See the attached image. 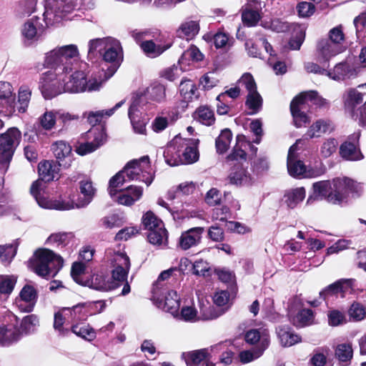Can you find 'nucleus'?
<instances>
[{
    "mask_svg": "<svg viewBox=\"0 0 366 366\" xmlns=\"http://www.w3.org/2000/svg\"><path fill=\"white\" fill-rule=\"evenodd\" d=\"M79 56L77 45L73 44L56 46L45 54L44 64L50 68L40 79V89L45 99L63 92H85L86 72L75 67Z\"/></svg>",
    "mask_w": 366,
    "mask_h": 366,
    "instance_id": "nucleus-1",
    "label": "nucleus"
},
{
    "mask_svg": "<svg viewBox=\"0 0 366 366\" xmlns=\"http://www.w3.org/2000/svg\"><path fill=\"white\" fill-rule=\"evenodd\" d=\"M75 7L71 0H46L44 19L33 16L24 24L21 34L27 41H36L43 35L46 27L61 22Z\"/></svg>",
    "mask_w": 366,
    "mask_h": 366,
    "instance_id": "nucleus-2",
    "label": "nucleus"
},
{
    "mask_svg": "<svg viewBox=\"0 0 366 366\" xmlns=\"http://www.w3.org/2000/svg\"><path fill=\"white\" fill-rule=\"evenodd\" d=\"M60 166H61V163L49 160H44L39 163V179L32 184L30 191L31 195L41 208L56 210L74 209V203L71 201L62 199L51 200L46 195L45 184L46 182L59 179Z\"/></svg>",
    "mask_w": 366,
    "mask_h": 366,
    "instance_id": "nucleus-3",
    "label": "nucleus"
},
{
    "mask_svg": "<svg viewBox=\"0 0 366 366\" xmlns=\"http://www.w3.org/2000/svg\"><path fill=\"white\" fill-rule=\"evenodd\" d=\"M312 188L313 194L308 197L307 204L319 198H325L330 203L340 204L349 195L359 197L362 192L360 183L347 177H337L332 181L315 182Z\"/></svg>",
    "mask_w": 366,
    "mask_h": 366,
    "instance_id": "nucleus-4",
    "label": "nucleus"
},
{
    "mask_svg": "<svg viewBox=\"0 0 366 366\" xmlns=\"http://www.w3.org/2000/svg\"><path fill=\"white\" fill-rule=\"evenodd\" d=\"M63 266V259L48 249L37 250L30 260L31 269L39 276L54 277Z\"/></svg>",
    "mask_w": 366,
    "mask_h": 366,
    "instance_id": "nucleus-5",
    "label": "nucleus"
},
{
    "mask_svg": "<svg viewBox=\"0 0 366 366\" xmlns=\"http://www.w3.org/2000/svg\"><path fill=\"white\" fill-rule=\"evenodd\" d=\"M21 138V132L16 127L9 129L0 135V172L5 173L9 167L14 152Z\"/></svg>",
    "mask_w": 366,
    "mask_h": 366,
    "instance_id": "nucleus-6",
    "label": "nucleus"
},
{
    "mask_svg": "<svg viewBox=\"0 0 366 366\" xmlns=\"http://www.w3.org/2000/svg\"><path fill=\"white\" fill-rule=\"evenodd\" d=\"M123 169L127 179L130 181L142 182L147 186H149L154 180V173L148 156L130 161Z\"/></svg>",
    "mask_w": 366,
    "mask_h": 366,
    "instance_id": "nucleus-7",
    "label": "nucleus"
},
{
    "mask_svg": "<svg viewBox=\"0 0 366 366\" xmlns=\"http://www.w3.org/2000/svg\"><path fill=\"white\" fill-rule=\"evenodd\" d=\"M297 140L295 144L290 147L287 155V169L289 174L294 177L313 178L320 175V172L314 169H307L304 163L297 159Z\"/></svg>",
    "mask_w": 366,
    "mask_h": 366,
    "instance_id": "nucleus-8",
    "label": "nucleus"
},
{
    "mask_svg": "<svg viewBox=\"0 0 366 366\" xmlns=\"http://www.w3.org/2000/svg\"><path fill=\"white\" fill-rule=\"evenodd\" d=\"M102 56L103 64H111L106 70L110 72V75H114L123 60L122 48L119 41L112 38Z\"/></svg>",
    "mask_w": 366,
    "mask_h": 366,
    "instance_id": "nucleus-9",
    "label": "nucleus"
},
{
    "mask_svg": "<svg viewBox=\"0 0 366 366\" xmlns=\"http://www.w3.org/2000/svg\"><path fill=\"white\" fill-rule=\"evenodd\" d=\"M112 264L113 269L112 270L111 282L116 285L115 288L124 283L127 280L128 273L130 269V261L129 257L125 253H117L114 254Z\"/></svg>",
    "mask_w": 366,
    "mask_h": 366,
    "instance_id": "nucleus-10",
    "label": "nucleus"
},
{
    "mask_svg": "<svg viewBox=\"0 0 366 366\" xmlns=\"http://www.w3.org/2000/svg\"><path fill=\"white\" fill-rule=\"evenodd\" d=\"M211 307L208 303L205 305L204 302H199V316H198V312L192 303L191 305H184L180 312L178 310V315H174V317L178 320L191 322L199 320H211L215 318L216 316L208 310Z\"/></svg>",
    "mask_w": 366,
    "mask_h": 366,
    "instance_id": "nucleus-11",
    "label": "nucleus"
},
{
    "mask_svg": "<svg viewBox=\"0 0 366 366\" xmlns=\"http://www.w3.org/2000/svg\"><path fill=\"white\" fill-rule=\"evenodd\" d=\"M6 323L0 325V345H9L17 341L21 336L20 330L18 328L19 319L13 314L6 317Z\"/></svg>",
    "mask_w": 366,
    "mask_h": 366,
    "instance_id": "nucleus-12",
    "label": "nucleus"
},
{
    "mask_svg": "<svg viewBox=\"0 0 366 366\" xmlns=\"http://www.w3.org/2000/svg\"><path fill=\"white\" fill-rule=\"evenodd\" d=\"M36 290L30 285H24L19 296L16 297L14 305L21 312H29L33 310L37 302Z\"/></svg>",
    "mask_w": 366,
    "mask_h": 366,
    "instance_id": "nucleus-13",
    "label": "nucleus"
},
{
    "mask_svg": "<svg viewBox=\"0 0 366 366\" xmlns=\"http://www.w3.org/2000/svg\"><path fill=\"white\" fill-rule=\"evenodd\" d=\"M360 137V132H355L340 146V154L343 159L349 161H358L363 159L359 148Z\"/></svg>",
    "mask_w": 366,
    "mask_h": 366,
    "instance_id": "nucleus-14",
    "label": "nucleus"
},
{
    "mask_svg": "<svg viewBox=\"0 0 366 366\" xmlns=\"http://www.w3.org/2000/svg\"><path fill=\"white\" fill-rule=\"evenodd\" d=\"M345 50L328 39H321L317 45V57L320 64L328 66L332 57L343 52Z\"/></svg>",
    "mask_w": 366,
    "mask_h": 366,
    "instance_id": "nucleus-15",
    "label": "nucleus"
},
{
    "mask_svg": "<svg viewBox=\"0 0 366 366\" xmlns=\"http://www.w3.org/2000/svg\"><path fill=\"white\" fill-rule=\"evenodd\" d=\"M99 305L102 307L103 303L101 301L93 303H83L76 305L72 307H64V312H66L69 317L73 322L85 321L89 315L95 313L93 307Z\"/></svg>",
    "mask_w": 366,
    "mask_h": 366,
    "instance_id": "nucleus-16",
    "label": "nucleus"
},
{
    "mask_svg": "<svg viewBox=\"0 0 366 366\" xmlns=\"http://www.w3.org/2000/svg\"><path fill=\"white\" fill-rule=\"evenodd\" d=\"M187 142L181 137L176 136L167 145L164 152V157L166 163L171 166H178L182 164L181 144Z\"/></svg>",
    "mask_w": 366,
    "mask_h": 366,
    "instance_id": "nucleus-17",
    "label": "nucleus"
},
{
    "mask_svg": "<svg viewBox=\"0 0 366 366\" xmlns=\"http://www.w3.org/2000/svg\"><path fill=\"white\" fill-rule=\"evenodd\" d=\"M87 136L89 138L93 137L92 142L80 144L76 147V152L80 155H86L98 149L106 141V134L103 130L98 129H93L88 132Z\"/></svg>",
    "mask_w": 366,
    "mask_h": 366,
    "instance_id": "nucleus-18",
    "label": "nucleus"
},
{
    "mask_svg": "<svg viewBox=\"0 0 366 366\" xmlns=\"http://www.w3.org/2000/svg\"><path fill=\"white\" fill-rule=\"evenodd\" d=\"M83 285L101 292L114 290L116 286L111 282L109 275L104 272H98L90 277H87Z\"/></svg>",
    "mask_w": 366,
    "mask_h": 366,
    "instance_id": "nucleus-19",
    "label": "nucleus"
},
{
    "mask_svg": "<svg viewBox=\"0 0 366 366\" xmlns=\"http://www.w3.org/2000/svg\"><path fill=\"white\" fill-rule=\"evenodd\" d=\"M204 232V227H196L182 232L179 239V247L183 250H187L197 246L201 242Z\"/></svg>",
    "mask_w": 366,
    "mask_h": 366,
    "instance_id": "nucleus-20",
    "label": "nucleus"
},
{
    "mask_svg": "<svg viewBox=\"0 0 366 366\" xmlns=\"http://www.w3.org/2000/svg\"><path fill=\"white\" fill-rule=\"evenodd\" d=\"M358 71L357 66L348 61H344L337 64L332 70L327 72V76L332 79L341 81L355 77Z\"/></svg>",
    "mask_w": 366,
    "mask_h": 366,
    "instance_id": "nucleus-21",
    "label": "nucleus"
},
{
    "mask_svg": "<svg viewBox=\"0 0 366 366\" xmlns=\"http://www.w3.org/2000/svg\"><path fill=\"white\" fill-rule=\"evenodd\" d=\"M86 76V74L85 92H94L99 91L104 83L113 75H110V72L107 71L102 64L101 69L93 71L89 79Z\"/></svg>",
    "mask_w": 366,
    "mask_h": 366,
    "instance_id": "nucleus-22",
    "label": "nucleus"
},
{
    "mask_svg": "<svg viewBox=\"0 0 366 366\" xmlns=\"http://www.w3.org/2000/svg\"><path fill=\"white\" fill-rule=\"evenodd\" d=\"M143 194V189L140 187L129 186L124 189L119 190V193L113 197V199L119 204L131 206L138 201Z\"/></svg>",
    "mask_w": 366,
    "mask_h": 366,
    "instance_id": "nucleus-23",
    "label": "nucleus"
},
{
    "mask_svg": "<svg viewBox=\"0 0 366 366\" xmlns=\"http://www.w3.org/2000/svg\"><path fill=\"white\" fill-rule=\"evenodd\" d=\"M245 340L251 345H256V349L264 351L269 345V335L266 329H253L247 332Z\"/></svg>",
    "mask_w": 366,
    "mask_h": 366,
    "instance_id": "nucleus-24",
    "label": "nucleus"
},
{
    "mask_svg": "<svg viewBox=\"0 0 366 366\" xmlns=\"http://www.w3.org/2000/svg\"><path fill=\"white\" fill-rule=\"evenodd\" d=\"M211 355L219 354V361L227 366L232 364L234 357V345L231 340H225L210 347Z\"/></svg>",
    "mask_w": 366,
    "mask_h": 366,
    "instance_id": "nucleus-25",
    "label": "nucleus"
},
{
    "mask_svg": "<svg viewBox=\"0 0 366 366\" xmlns=\"http://www.w3.org/2000/svg\"><path fill=\"white\" fill-rule=\"evenodd\" d=\"M139 103V99H135L133 101L129 107L128 116L134 131L137 134H144L146 132V121L142 118V112L140 111Z\"/></svg>",
    "mask_w": 366,
    "mask_h": 366,
    "instance_id": "nucleus-26",
    "label": "nucleus"
},
{
    "mask_svg": "<svg viewBox=\"0 0 366 366\" xmlns=\"http://www.w3.org/2000/svg\"><path fill=\"white\" fill-rule=\"evenodd\" d=\"M79 191L82 197H79L76 203L69 199L74 203V208H81L87 206L92 201L96 193V189L89 179H84L79 182Z\"/></svg>",
    "mask_w": 366,
    "mask_h": 366,
    "instance_id": "nucleus-27",
    "label": "nucleus"
},
{
    "mask_svg": "<svg viewBox=\"0 0 366 366\" xmlns=\"http://www.w3.org/2000/svg\"><path fill=\"white\" fill-rule=\"evenodd\" d=\"M228 180L229 184L237 187L248 186L252 183V176L242 164H238L232 169Z\"/></svg>",
    "mask_w": 366,
    "mask_h": 366,
    "instance_id": "nucleus-28",
    "label": "nucleus"
},
{
    "mask_svg": "<svg viewBox=\"0 0 366 366\" xmlns=\"http://www.w3.org/2000/svg\"><path fill=\"white\" fill-rule=\"evenodd\" d=\"M172 45V41L167 39L164 42L161 40H157V42L152 40L144 41L141 43L140 46L147 56L155 58L169 49Z\"/></svg>",
    "mask_w": 366,
    "mask_h": 366,
    "instance_id": "nucleus-29",
    "label": "nucleus"
},
{
    "mask_svg": "<svg viewBox=\"0 0 366 366\" xmlns=\"http://www.w3.org/2000/svg\"><path fill=\"white\" fill-rule=\"evenodd\" d=\"M51 149L59 163L68 167L71 162V147L64 141H58L51 146Z\"/></svg>",
    "mask_w": 366,
    "mask_h": 366,
    "instance_id": "nucleus-30",
    "label": "nucleus"
},
{
    "mask_svg": "<svg viewBox=\"0 0 366 366\" xmlns=\"http://www.w3.org/2000/svg\"><path fill=\"white\" fill-rule=\"evenodd\" d=\"M187 144H181L182 164H192L199 159L197 139H183Z\"/></svg>",
    "mask_w": 366,
    "mask_h": 366,
    "instance_id": "nucleus-31",
    "label": "nucleus"
},
{
    "mask_svg": "<svg viewBox=\"0 0 366 366\" xmlns=\"http://www.w3.org/2000/svg\"><path fill=\"white\" fill-rule=\"evenodd\" d=\"M342 102L346 112L353 116L357 106L362 102V94L355 89H348L342 94Z\"/></svg>",
    "mask_w": 366,
    "mask_h": 366,
    "instance_id": "nucleus-32",
    "label": "nucleus"
},
{
    "mask_svg": "<svg viewBox=\"0 0 366 366\" xmlns=\"http://www.w3.org/2000/svg\"><path fill=\"white\" fill-rule=\"evenodd\" d=\"M276 332L282 347H291L302 341L301 337L288 326H279L276 328Z\"/></svg>",
    "mask_w": 366,
    "mask_h": 366,
    "instance_id": "nucleus-33",
    "label": "nucleus"
},
{
    "mask_svg": "<svg viewBox=\"0 0 366 366\" xmlns=\"http://www.w3.org/2000/svg\"><path fill=\"white\" fill-rule=\"evenodd\" d=\"M334 127L331 121L327 119H318L314 122L307 131L305 136L310 139L320 137L326 133L333 131Z\"/></svg>",
    "mask_w": 366,
    "mask_h": 366,
    "instance_id": "nucleus-34",
    "label": "nucleus"
},
{
    "mask_svg": "<svg viewBox=\"0 0 366 366\" xmlns=\"http://www.w3.org/2000/svg\"><path fill=\"white\" fill-rule=\"evenodd\" d=\"M247 147H249V142L245 139L244 136L237 137V143L232 153L227 156V159L229 162L237 161L241 164L242 161H246Z\"/></svg>",
    "mask_w": 366,
    "mask_h": 366,
    "instance_id": "nucleus-35",
    "label": "nucleus"
},
{
    "mask_svg": "<svg viewBox=\"0 0 366 366\" xmlns=\"http://www.w3.org/2000/svg\"><path fill=\"white\" fill-rule=\"evenodd\" d=\"M180 302L179 297L176 291L171 290L167 292L164 297V301L160 300L158 304V307H160L172 315H178L179 310Z\"/></svg>",
    "mask_w": 366,
    "mask_h": 366,
    "instance_id": "nucleus-36",
    "label": "nucleus"
},
{
    "mask_svg": "<svg viewBox=\"0 0 366 366\" xmlns=\"http://www.w3.org/2000/svg\"><path fill=\"white\" fill-rule=\"evenodd\" d=\"M306 109L307 107L305 105L300 106V99L297 97L292 101L290 111L297 127H301L308 122V117L305 113Z\"/></svg>",
    "mask_w": 366,
    "mask_h": 366,
    "instance_id": "nucleus-37",
    "label": "nucleus"
},
{
    "mask_svg": "<svg viewBox=\"0 0 366 366\" xmlns=\"http://www.w3.org/2000/svg\"><path fill=\"white\" fill-rule=\"evenodd\" d=\"M12 92V86L10 83L0 81V104L8 111L15 110L14 97Z\"/></svg>",
    "mask_w": 366,
    "mask_h": 366,
    "instance_id": "nucleus-38",
    "label": "nucleus"
},
{
    "mask_svg": "<svg viewBox=\"0 0 366 366\" xmlns=\"http://www.w3.org/2000/svg\"><path fill=\"white\" fill-rule=\"evenodd\" d=\"M306 191L304 187L288 189L284 194V202L290 208H295L305 198Z\"/></svg>",
    "mask_w": 366,
    "mask_h": 366,
    "instance_id": "nucleus-39",
    "label": "nucleus"
},
{
    "mask_svg": "<svg viewBox=\"0 0 366 366\" xmlns=\"http://www.w3.org/2000/svg\"><path fill=\"white\" fill-rule=\"evenodd\" d=\"M199 31L198 21L187 20L181 24L177 29V36L180 38H185L187 41L192 39Z\"/></svg>",
    "mask_w": 366,
    "mask_h": 366,
    "instance_id": "nucleus-40",
    "label": "nucleus"
},
{
    "mask_svg": "<svg viewBox=\"0 0 366 366\" xmlns=\"http://www.w3.org/2000/svg\"><path fill=\"white\" fill-rule=\"evenodd\" d=\"M300 99V106H307L310 104H312L319 107H327L329 103L327 101L319 96L318 94L315 91H309L301 93L297 96Z\"/></svg>",
    "mask_w": 366,
    "mask_h": 366,
    "instance_id": "nucleus-41",
    "label": "nucleus"
},
{
    "mask_svg": "<svg viewBox=\"0 0 366 366\" xmlns=\"http://www.w3.org/2000/svg\"><path fill=\"white\" fill-rule=\"evenodd\" d=\"M183 356L187 366H197L202 360L211 357L210 347L184 354Z\"/></svg>",
    "mask_w": 366,
    "mask_h": 366,
    "instance_id": "nucleus-42",
    "label": "nucleus"
},
{
    "mask_svg": "<svg viewBox=\"0 0 366 366\" xmlns=\"http://www.w3.org/2000/svg\"><path fill=\"white\" fill-rule=\"evenodd\" d=\"M351 280H344L331 284L320 292V295L325 299L327 295H337L341 293L342 296L351 290Z\"/></svg>",
    "mask_w": 366,
    "mask_h": 366,
    "instance_id": "nucleus-43",
    "label": "nucleus"
},
{
    "mask_svg": "<svg viewBox=\"0 0 366 366\" xmlns=\"http://www.w3.org/2000/svg\"><path fill=\"white\" fill-rule=\"evenodd\" d=\"M31 94V92L28 87L25 86H21L19 90L18 100L17 102L14 100V103L15 105V110L9 111V112L11 114L15 113L16 112L24 113L28 108Z\"/></svg>",
    "mask_w": 366,
    "mask_h": 366,
    "instance_id": "nucleus-44",
    "label": "nucleus"
},
{
    "mask_svg": "<svg viewBox=\"0 0 366 366\" xmlns=\"http://www.w3.org/2000/svg\"><path fill=\"white\" fill-rule=\"evenodd\" d=\"M112 37L93 39L88 42V57H95L98 54L102 56Z\"/></svg>",
    "mask_w": 366,
    "mask_h": 366,
    "instance_id": "nucleus-45",
    "label": "nucleus"
},
{
    "mask_svg": "<svg viewBox=\"0 0 366 366\" xmlns=\"http://www.w3.org/2000/svg\"><path fill=\"white\" fill-rule=\"evenodd\" d=\"M194 119L206 126H210L215 122L214 112L207 106H201L194 112Z\"/></svg>",
    "mask_w": 366,
    "mask_h": 366,
    "instance_id": "nucleus-46",
    "label": "nucleus"
},
{
    "mask_svg": "<svg viewBox=\"0 0 366 366\" xmlns=\"http://www.w3.org/2000/svg\"><path fill=\"white\" fill-rule=\"evenodd\" d=\"M124 101H121L116 104V105L112 109L89 112L87 116L88 122L92 125H96L102 121L104 116H112L117 109L120 108L124 104Z\"/></svg>",
    "mask_w": 366,
    "mask_h": 366,
    "instance_id": "nucleus-47",
    "label": "nucleus"
},
{
    "mask_svg": "<svg viewBox=\"0 0 366 366\" xmlns=\"http://www.w3.org/2000/svg\"><path fill=\"white\" fill-rule=\"evenodd\" d=\"M39 320L35 315H30L24 317L18 327L20 330L21 335L23 334L28 335L35 332L39 327Z\"/></svg>",
    "mask_w": 366,
    "mask_h": 366,
    "instance_id": "nucleus-48",
    "label": "nucleus"
},
{
    "mask_svg": "<svg viewBox=\"0 0 366 366\" xmlns=\"http://www.w3.org/2000/svg\"><path fill=\"white\" fill-rule=\"evenodd\" d=\"M245 45L247 48L249 54L253 57L260 56V52L257 49V46H263L267 53L271 56L272 55L273 50L271 45L267 42V39L263 37L259 38L256 44H254L252 41L249 40L246 42Z\"/></svg>",
    "mask_w": 366,
    "mask_h": 366,
    "instance_id": "nucleus-49",
    "label": "nucleus"
},
{
    "mask_svg": "<svg viewBox=\"0 0 366 366\" xmlns=\"http://www.w3.org/2000/svg\"><path fill=\"white\" fill-rule=\"evenodd\" d=\"M73 235L71 233L58 232L51 234L46 239V243L49 245L56 247H64L66 246Z\"/></svg>",
    "mask_w": 366,
    "mask_h": 366,
    "instance_id": "nucleus-50",
    "label": "nucleus"
},
{
    "mask_svg": "<svg viewBox=\"0 0 366 366\" xmlns=\"http://www.w3.org/2000/svg\"><path fill=\"white\" fill-rule=\"evenodd\" d=\"M126 176V173L124 172V169L119 172L109 180V192L112 197H115L119 192V188L124 184V183L129 182Z\"/></svg>",
    "mask_w": 366,
    "mask_h": 366,
    "instance_id": "nucleus-51",
    "label": "nucleus"
},
{
    "mask_svg": "<svg viewBox=\"0 0 366 366\" xmlns=\"http://www.w3.org/2000/svg\"><path fill=\"white\" fill-rule=\"evenodd\" d=\"M165 90L164 85L158 82H154L147 89L146 94L149 99L160 102L165 98Z\"/></svg>",
    "mask_w": 366,
    "mask_h": 366,
    "instance_id": "nucleus-52",
    "label": "nucleus"
},
{
    "mask_svg": "<svg viewBox=\"0 0 366 366\" xmlns=\"http://www.w3.org/2000/svg\"><path fill=\"white\" fill-rule=\"evenodd\" d=\"M232 138V134L229 129H225L222 131L215 142L218 153L223 154L227 152L231 143Z\"/></svg>",
    "mask_w": 366,
    "mask_h": 366,
    "instance_id": "nucleus-53",
    "label": "nucleus"
},
{
    "mask_svg": "<svg viewBox=\"0 0 366 366\" xmlns=\"http://www.w3.org/2000/svg\"><path fill=\"white\" fill-rule=\"evenodd\" d=\"M328 39L342 49H346V46L345 45V35L342 25L335 26L329 31Z\"/></svg>",
    "mask_w": 366,
    "mask_h": 366,
    "instance_id": "nucleus-54",
    "label": "nucleus"
},
{
    "mask_svg": "<svg viewBox=\"0 0 366 366\" xmlns=\"http://www.w3.org/2000/svg\"><path fill=\"white\" fill-rule=\"evenodd\" d=\"M147 237L149 242L152 244L161 245L165 244L167 235L164 224L162 226H159L157 229L149 232Z\"/></svg>",
    "mask_w": 366,
    "mask_h": 366,
    "instance_id": "nucleus-55",
    "label": "nucleus"
},
{
    "mask_svg": "<svg viewBox=\"0 0 366 366\" xmlns=\"http://www.w3.org/2000/svg\"><path fill=\"white\" fill-rule=\"evenodd\" d=\"M241 91L244 89L249 94L257 90V84L253 76L250 73H244L237 81Z\"/></svg>",
    "mask_w": 366,
    "mask_h": 366,
    "instance_id": "nucleus-56",
    "label": "nucleus"
},
{
    "mask_svg": "<svg viewBox=\"0 0 366 366\" xmlns=\"http://www.w3.org/2000/svg\"><path fill=\"white\" fill-rule=\"evenodd\" d=\"M197 87L195 84L189 80L186 79L181 81L179 84V92L181 96L185 101H191L195 96Z\"/></svg>",
    "mask_w": 366,
    "mask_h": 366,
    "instance_id": "nucleus-57",
    "label": "nucleus"
},
{
    "mask_svg": "<svg viewBox=\"0 0 366 366\" xmlns=\"http://www.w3.org/2000/svg\"><path fill=\"white\" fill-rule=\"evenodd\" d=\"M246 105L252 110V114L257 113L261 109L262 99L257 90L247 94Z\"/></svg>",
    "mask_w": 366,
    "mask_h": 366,
    "instance_id": "nucleus-58",
    "label": "nucleus"
},
{
    "mask_svg": "<svg viewBox=\"0 0 366 366\" xmlns=\"http://www.w3.org/2000/svg\"><path fill=\"white\" fill-rule=\"evenodd\" d=\"M56 114L57 115V120L62 124L63 127H68L79 120L78 114L62 109L56 110Z\"/></svg>",
    "mask_w": 366,
    "mask_h": 366,
    "instance_id": "nucleus-59",
    "label": "nucleus"
},
{
    "mask_svg": "<svg viewBox=\"0 0 366 366\" xmlns=\"http://www.w3.org/2000/svg\"><path fill=\"white\" fill-rule=\"evenodd\" d=\"M16 283V278L13 275H0V295H10Z\"/></svg>",
    "mask_w": 366,
    "mask_h": 366,
    "instance_id": "nucleus-60",
    "label": "nucleus"
},
{
    "mask_svg": "<svg viewBox=\"0 0 366 366\" xmlns=\"http://www.w3.org/2000/svg\"><path fill=\"white\" fill-rule=\"evenodd\" d=\"M71 331L77 336L88 340H93L96 337L94 330L89 325H84L82 326L78 324L74 325L71 327Z\"/></svg>",
    "mask_w": 366,
    "mask_h": 366,
    "instance_id": "nucleus-61",
    "label": "nucleus"
},
{
    "mask_svg": "<svg viewBox=\"0 0 366 366\" xmlns=\"http://www.w3.org/2000/svg\"><path fill=\"white\" fill-rule=\"evenodd\" d=\"M313 319L312 311L310 309L300 310L293 318V324L296 327H302L312 322Z\"/></svg>",
    "mask_w": 366,
    "mask_h": 366,
    "instance_id": "nucleus-62",
    "label": "nucleus"
},
{
    "mask_svg": "<svg viewBox=\"0 0 366 366\" xmlns=\"http://www.w3.org/2000/svg\"><path fill=\"white\" fill-rule=\"evenodd\" d=\"M142 224L146 229L151 232L159 226H162L163 222L152 212L149 211L143 215Z\"/></svg>",
    "mask_w": 366,
    "mask_h": 366,
    "instance_id": "nucleus-63",
    "label": "nucleus"
},
{
    "mask_svg": "<svg viewBox=\"0 0 366 366\" xmlns=\"http://www.w3.org/2000/svg\"><path fill=\"white\" fill-rule=\"evenodd\" d=\"M348 314L352 321L359 322L366 317V308L359 302H354L350 306Z\"/></svg>",
    "mask_w": 366,
    "mask_h": 366,
    "instance_id": "nucleus-64",
    "label": "nucleus"
}]
</instances>
